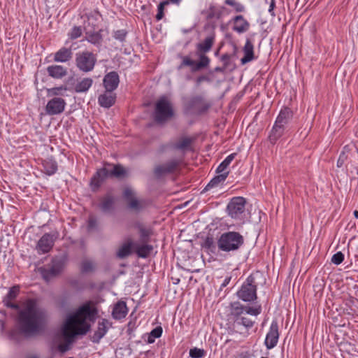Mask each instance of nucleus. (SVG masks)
Segmentation results:
<instances>
[{
    "label": "nucleus",
    "mask_w": 358,
    "mask_h": 358,
    "mask_svg": "<svg viewBox=\"0 0 358 358\" xmlns=\"http://www.w3.org/2000/svg\"><path fill=\"white\" fill-rule=\"evenodd\" d=\"M19 293L20 286H13L2 302L6 307L18 310L16 324L20 334L26 337L38 335L45 329L47 313L44 308L38 306L34 299H27L20 309L19 305L13 302Z\"/></svg>",
    "instance_id": "obj_1"
},
{
    "label": "nucleus",
    "mask_w": 358,
    "mask_h": 358,
    "mask_svg": "<svg viewBox=\"0 0 358 358\" xmlns=\"http://www.w3.org/2000/svg\"><path fill=\"white\" fill-rule=\"evenodd\" d=\"M96 314L97 310L92 306V302H86L66 318L62 327L63 336L71 341L76 336L86 334L90 328L86 319L94 318Z\"/></svg>",
    "instance_id": "obj_2"
},
{
    "label": "nucleus",
    "mask_w": 358,
    "mask_h": 358,
    "mask_svg": "<svg viewBox=\"0 0 358 358\" xmlns=\"http://www.w3.org/2000/svg\"><path fill=\"white\" fill-rule=\"evenodd\" d=\"M127 175L126 169L121 164H104L103 168L96 171L90 180V187L95 192L108 178H123Z\"/></svg>",
    "instance_id": "obj_3"
},
{
    "label": "nucleus",
    "mask_w": 358,
    "mask_h": 358,
    "mask_svg": "<svg viewBox=\"0 0 358 358\" xmlns=\"http://www.w3.org/2000/svg\"><path fill=\"white\" fill-rule=\"evenodd\" d=\"M245 238L239 232L227 231L217 236L218 252L231 255L238 252L244 245Z\"/></svg>",
    "instance_id": "obj_4"
},
{
    "label": "nucleus",
    "mask_w": 358,
    "mask_h": 358,
    "mask_svg": "<svg viewBox=\"0 0 358 358\" xmlns=\"http://www.w3.org/2000/svg\"><path fill=\"white\" fill-rule=\"evenodd\" d=\"M174 115L172 105L166 96L160 97L155 103L154 120L157 123L162 124L171 119Z\"/></svg>",
    "instance_id": "obj_5"
},
{
    "label": "nucleus",
    "mask_w": 358,
    "mask_h": 358,
    "mask_svg": "<svg viewBox=\"0 0 358 358\" xmlns=\"http://www.w3.org/2000/svg\"><path fill=\"white\" fill-rule=\"evenodd\" d=\"M96 63V56L92 52L85 50L76 54L75 64L81 72L88 73L93 71Z\"/></svg>",
    "instance_id": "obj_6"
},
{
    "label": "nucleus",
    "mask_w": 358,
    "mask_h": 358,
    "mask_svg": "<svg viewBox=\"0 0 358 358\" xmlns=\"http://www.w3.org/2000/svg\"><path fill=\"white\" fill-rule=\"evenodd\" d=\"M255 279L250 275L236 292L238 299L245 302H253L257 299Z\"/></svg>",
    "instance_id": "obj_7"
},
{
    "label": "nucleus",
    "mask_w": 358,
    "mask_h": 358,
    "mask_svg": "<svg viewBox=\"0 0 358 358\" xmlns=\"http://www.w3.org/2000/svg\"><path fill=\"white\" fill-rule=\"evenodd\" d=\"M210 107V104L201 95L194 96L184 103V110L187 114L201 115L206 113Z\"/></svg>",
    "instance_id": "obj_8"
},
{
    "label": "nucleus",
    "mask_w": 358,
    "mask_h": 358,
    "mask_svg": "<svg viewBox=\"0 0 358 358\" xmlns=\"http://www.w3.org/2000/svg\"><path fill=\"white\" fill-rule=\"evenodd\" d=\"M59 237V232L57 231L50 233H45L38 241L36 245V250L38 255H44L49 252L53 248L55 242Z\"/></svg>",
    "instance_id": "obj_9"
},
{
    "label": "nucleus",
    "mask_w": 358,
    "mask_h": 358,
    "mask_svg": "<svg viewBox=\"0 0 358 358\" xmlns=\"http://www.w3.org/2000/svg\"><path fill=\"white\" fill-rule=\"evenodd\" d=\"M246 200L242 196L232 198L227 206L228 215L233 219H240L245 210Z\"/></svg>",
    "instance_id": "obj_10"
},
{
    "label": "nucleus",
    "mask_w": 358,
    "mask_h": 358,
    "mask_svg": "<svg viewBox=\"0 0 358 358\" xmlns=\"http://www.w3.org/2000/svg\"><path fill=\"white\" fill-rule=\"evenodd\" d=\"M66 103L62 97H53L50 99L45 106V111L49 115H55L64 111Z\"/></svg>",
    "instance_id": "obj_11"
},
{
    "label": "nucleus",
    "mask_w": 358,
    "mask_h": 358,
    "mask_svg": "<svg viewBox=\"0 0 358 358\" xmlns=\"http://www.w3.org/2000/svg\"><path fill=\"white\" fill-rule=\"evenodd\" d=\"M123 196L128 203V207L136 212H139L145 206V201L143 200H138L134 196V191L129 187L124 189L123 192Z\"/></svg>",
    "instance_id": "obj_12"
},
{
    "label": "nucleus",
    "mask_w": 358,
    "mask_h": 358,
    "mask_svg": "<svg viewBox=\"0 0 358 358\" xmlns=\"http://www.w3.org/2000/svg\"><path fill=\"white\" fill-rule=\"evenodd\" d=\"M279 335L278 324L277 320H274L271 324L264 341L267 349L271 350L276 346L278 342Z\"/></svg>",
    "instance_id": "obj_13"
},
{
    "label": "nucleus",
    "mask_w": 358,
    "mask_h": 358,
    "mask_svg": "<svg viewBox=\"0 0 358 358\" xmlns=\"http://www.w3.org/2000/svg\"><path fill=\"white\" fill-rule=\"evenodd\" d=\"M179 165V160L172 159L164 164L156 166L154 169V173L156 177L161 178L164 175L173 173Z\"/></svg>",
    "instance_id": "obj_14"
},
{
    "label": "nucleus",
    "mask_w": 358,
    "mask_h": 358,
    "mask_svg": "<svg viewBox=\"0 0 358 358\" xmlns=\"http://www.w3.org/2000/svg\"><path fill=\"white\" fill-rule=\"evenodd\" d=\"M225 10L226 8L223 6H216L211 3L208 8L201 11V15H203L207 20L212 19L220 20L223 17Z\"/></svg>",
    "instance_id": "obj_15"
},
{
    "label": "nucleus",
    "mask_w": 358,
    "mask_h": 358,
    "mask_svg": "<svg viewBox=\"0 0 358 358\" xmlns=\"http://www.w3.org/2000/svg\"><path fill=\"white\" fill-rule=\"evenodd\" d=\"M232 29L238 34L247 32L250 27V22L242 15H238L231 18Z\"/></svg>",
    "instance_id": "obj_16"
},
{
    "label": "nucleus",
    "mask_w": 358,
    "mask_h": 358,
    "mask_svg": "<svg viewBox=\"0 0 358 358\" xmlns=\"http://www.w3.org/2000/svg\"><path fill=\"white\" fill-rule=\"evenodd\" d=\"M111 327V322L107 319H101L99 321L97 329L91 337V341L94 343H99L101 339L106 334L108 329Z\"/></svg>",
    "instance_id": "obj_17"
},
{
    "label": "nucleus",
    "mask_w": 358,
    "mask_h": 358,
    "mask_svg": "<svg viewBox=\"0 0 358 358\" xmlns=\"http://www.w3.org/2000/svg\"><path fill=\"white\" fill-rule=\"evenodd\" d=\"M119 76L115 71H110L107 73L103 80V86L107 91H114L119 85Z\"/></svg>",
    "instance_id": "obj_18"
},
{
    "label": "nucleus",
    "mask_w": 358,
    "mask_h": 358,
    "mask_svg": "<svg viewBox=\"0 0 358 358\" xmlns=\"http://www.w3.org/2000/svg\"><path fill=\"white\" fill-rule=\"evenodd\" d=\"M115 199L111 194H106L99 199V207L102 212L109 213L115 208Z\"/></svg>",
    "instance_id": "obj_19"
},
{
    "label": "nucleus",
    "mask_w": 358,
    "mask_h": 358,
    "mask_svg": "<svg viewBox=\"0 0 358 358\" xmlns=\"http://www.w3.org/2000/svg\"><path fill=\"white\" fill-rule=\"evenodd\" d=\"M287 127L275 120L268 136L269 141L272 144L275 143V142L287 131Z\"/></svg>",
    "instance_id": "obj_20"
},
{
    "label": "nucleus",
    "mask_w": 358,
    "mask_h": 358,
    "mask_svg": "<svg viewBox=\"0 0 358 358\" xmlns=\"http://www.w3.org/2000/svg\"><path fill=\"white\" fill-rule=\"evenodd\" d=\"M72 57L71 48L62 47L54 54L53 60L55 62L66 63L69 62Z\"/></svg>",
    "instance_id": "obj_21"
},
{
    "label": "nucleus",
    "mask_w": 358,
    "mask_h": 358,
    "mask_svg": "<svg viewBox=\"0 0 358 358\" xmlns=\"http://www.w3.org/2000/svg\"><path fill=\"white\" fill-rule=\"evenodd\" d=\"M46 71L48 76L55 79H62L68 73L66 67L57 64L48 66Z\"/></svg>",
    "instance_id": "obj_22"
},
{
    "label": "nucleus",
    "mask_w": 358,
    "mask_h": 358,
    "mask_svg": "<svg viewBox=\"0 0 358 358\" xmlns=\"http://www.w3.org/2000/svg\"><path fill=\"white\" fill-rule=\"evenodd\" d=\"M128 313V308L126 302L118 301L113 306L112 317L116 320L124 318Z\"/></svg>",
    "instance_id": "obj_23"
},
{
    "label": "nucleus",
    "mask_w": 358,
    "mask_h": 358,
    "mask_svg": "<svg viewBox=\"0 0 358 358\" xmlns=\"http://www.w3.org/2000/svg\"><path fill=\"white\" fill-rule=\"evenodd\" d=\"M293 111L288 107L281 108L275 120L288 128L289 124L293 119Z\"/></svg>",
    "instance_id": "obj_24"
},
{
    "label": "nucleus",
    "mask_w": 358,
    "mask_h": 358,
    "mask_svg": "<svg viewBox=\"0 0 358 358\" xmlns=\"http://www.w3.org/2000/svg\"><path fill=\"white\" fill-rule=\"evenodd\" d=\"M215 39V34L214 32L206 36L204 40L196 45V49L198 53H206L208 52L214 43Z\"/></svg>",
    "instance_id": "obj_25"
},
{
    "label": "nucleus",
    "mask_w": 358,
    "mask_h": 358,
    "mask_svg": "<svg viewBox=\"0 0 358 358\" xmlns=\"http://www.w3.org/2000/svg\"><path fill=\"white\" fill-rule=\"evenodd\" d=\"M116 96L113 91H107L101 94L98 98V101L100 106L104 108L111 107L115 102Z\"/></svg>",
    "instance_id": "obj_26"
},
{
    "label": "nucleus",
    "mask_w": 358,
    "mask_h": 358,
    "mask_svg": "<svg viewBox=\"0 0 358 358\" xmlns=\"http://www.w3.org/2000/svg\"><path fill=\"white\" fill-rule=\"evenodd\" d=\"M134 249L135 253L137 255L138 257L147 258L148 257H149V255L153 250V246L152 245L148 244V243H141V244L134 243Z\"/></svg>",
    "instance_id": "obj_27"
},
{
    "label": "nucleus",
    "mask_w": 358,
    "mask_h": 358,
    "mask_svg": "<svg viewBox=\"0 0 358 358\" xmlns=\"http://www.w3.org/2000/svg\"><path fill=\"white\" fill-rule=\"evenodd\" d=\"M244 56L241 58V62L242 64H245L253 59L254 55V45L250 39H247L243 47Z\"/></svg>",
    "instance_id": "obj_28"
},
{
    "label": "nucleus",
    "mask_w": 358,
    "mask_h": 358,
    "mask_svg": "<svg viewBox=\"0 0 358 358\" xmlns=\"http://www.w3.org/2000/svg\"><path fill=\"white\" fill-rule=\"evenodd\" d=\"M134 243L131 239H128L124 242L118 249L117 252V257L120 259H124L129 256L132 252Z\"/></svg>",
    "instance_id": "obj_29"
},
{
    "label": "nucleus",
    "mask_w": 358,
    "mask_h": 358,
    "mask_svg": "<svg viewBox=\"0 0 358 358\" xmlns=\"http://www.w3.org/2000/svg\"><path fill=\"white\" fill-rule=\"evenodd\" d=\"M182 0H163L157 6V13L155 16L157 21L161 20L164 17V8L170 4L180 6Z\"/></svg>",
    "instance_id": "obj_30"
},
{
    "label": "nucleus",
    "mask_w": 358,
    "mask_h": 358,
    "mask_svg": "<svg viewBox=\"0 0 358 358\" xmlns=\"http://www.w3.org/2000/svg\"><path fill=\"white\" fill-rule=\"evenodd\" d=\"M136 227L139 232L140 241L141 243H149L150 237L153 235V229L151 227H145L141 224H138Z\"/></svg>",
    "instance_id": "obj_31"
},
{
    "label": "nucleus",
    "mask_w": 358,
    "mask_h": 358,
    "mask_svg": "<svg viewBox=\"0 0 358 358\" xmlns=\"http://www.w3.org/2000/svg\"><path fill=\"white\" fill-rule=\"evenodd\" d=\"M245 313V306L241 304L239 301H235L230 303V315L233 317L234 322Z\"/></svg>",
    "instance_id": "obj_32"
},
{
    "label": "nucleus",
    "mask_w": 358,
    "mask_h": 358,
    "mask_svg": "<svg viewBox=\"0 0 358 358\" xmlns=\"http://www.w3.org/2000/svg\"><path fill=\"white\" fill-rule=\"evenodd\" d=\"M93 82L91 78H84L77 82L74 90L77 93L86 92L92 87Z\"/></svg>",
    "instance_id": "obj_33"
},
{
    "label": "nucleus",
    "mask_w": 358,
    "mask_h": 358,
    "mask_svg": "<svg viewBox=\"0 0 358 358\" xmlns=\"http://www.w3.org/2000/svg\"><path fill=\"white\" fill-rule=\"evenodd\" d=\"M219 175L215 176L205 187L203 192H207L210 189L218 186L219 184L224 182L229 175V172L218 173Z\"/></svg>",
    "instance_id": "obj_34"
},
{
    "label": "nucleus",
    "mask_w": 358,
    "mask_h": 358,
    "mask_svg": "<svg viewBox=\"0 0 358 358\" xmlns=\"http://www.w3.org/2000/svg\"><path fill=\"white\" fill-rule=\"evenodd\" d=\"M44 172L48 175L52 176L57 171V164L55 160L52 158H48L42 162Z\"/></svg>",
    "instance_id": "obj_35"
},
{
    "label": "nucleus",
    "mask_w": 358,
    "mask_h": 358,
    "mask_svg": "<svg viewBox=\"0 0 358 358\" xmlns=\"http://www.w3.org/2000/svg\"><path fill=\"white\" fill-rule=\"evenodd\" d=\"M41 270L43 278L46 280H49L50 278L57 275L60 272L59 266L55 265L47 268H42Z\"/></svg>",
    "instance_id": "obj_36"
},
{
    "label": "nucleus",
    "mask_w": 358,
    "mask_h": 358,
    "mask_svg": "<svg viewBox=\"0 0 358 358\" xmlns=\"http://www.w3.org/2000/svg\"><path fill=\"white\" fill-rule=\"evenodd\" d=\"M202 248L208 252L215 253L216 250H218L217 239L215 241L213 236H208L202 244Z\"/></svg>",
    "instance_id": "obj_37"
},
{
    "label": "nucleus",
    "mask_w": 358,
    "mask_h": 358,
    "mask_svg": "<svg viewBox=\"0 0 358 358\" xmlns=\"http://www.w3.org/2000/svg\"><path fill=\"white\" fill-rule=\"evenodd\" d=\"M85 40L94 45L99 46L101 45L103 38L100 31L87 32Z\"/></svg>",
    "instance_id": "obj_38"
},
{
    "label": "nucleus",
    "mask_w": 358,
    "mask_h": 358,
    "mask_svg": "<svg viewBox=\"0 0 358 358\" xmlns=\"http://www.w3.org/2000/svg\"><path fill=\"white\" fill-rule=\"evenodd\" d=\"M67 91L66 85L52 87L47 90V96L48 97H61L64 95V92Z\"/></svg>",
    "instance_id": "obj_39"
},
{
    "label": "nucleus",
    "mask_w": 358,
    "mask_h": 358,
    "mask_svg": "<svg viewBox=\"0 0 358 358\" xmlns=\"http://www.w3.org/2000/svg\"><path fill=\"white\" fill-rule=\"evenodd\" d=\"M199 61L196 62L195 66L192 68L193 71H197L201 69L206 68L210 63V59L205 55V53H199Z\"/></svg>",
    "instance_id": "obj_40"
},
{
    "label": "nucleus",
    "mask_w": 358,
    "mask_h": 358,
    "mask_svg": "<svg viewBox=\"0 0 358 358\" xmlns=\"http://www.w3.org/2000/svg\"><path fill=\"white\" fill-rule=\"evenodd\" d=\"M236 155V153H232L227 156L225 159L218 166L217 168L216 172L217 173H223V172H228L227 170V167L230 164V163L233 161V159L235 158Z\"/></svg>",
    "instance_id": "obj_41"
},
{
    "label": "nucleus",
    "mask_w": 358,
    "mask_h": 358,
    "mask_svg": "<svg viewBox=\"0 0 358 358\" xmlns=\"http://www.w3.org/2000/svg\"><path fill=\"white\" fill-rule=\"evenodd\" d=\"M192 142L190 138H182L178 143L173 145V148L179 150H184L189 148Z\"/></svg>",
    "instance_id": "obj_42"
},
{
    "label": "nucleus",
    "mask_w": 358,
    "mask_h": 358,
    "mask_svg": "<svg viewBox=\"0 0 358 358\" xmlns=\"http://www.w3.org/2000/svg\"><path fill=\"white\" fill-rule=\"evenodd\" d=\"M224 3L231 6L236 13H243L245 11V6L236 0H225Z\"/></svg>",
    "instance_id": "obj_43"
},
{
    "label": "nucleus",
    "mask_w": 358,
    "mask_h": 358,
    "mask_svg": "<svg viewBox=\"0 0 358 358\" xmlns=\"http://www.w3.org/2000/svg\"><path fill=\"white\" fill-rule=\"evenodd\" d=\"M162 331L163 330L161 326H158L153 329L149 334L148 343H153L155 342V338H158L162 336Z\"/></svg>",
    "instance_id": "obj_44"
},
{
    "label": "nucleus",
    "mask_w": 358,
    "mask_h": 358,
    "mask_svg": "<svg viewBox=\"0 0 358 358\" xmlns=\"http://www.w3.org/2000/svg\"><path fill=\"white\" fill-rule=\"evenodd\" d=\"M95 265L92 261L85 259L81 263V272L83 273H87L92 272L94 270Z\"/></svg>",
    "instance_id": "obj_45"
},
{
    "label": "nucleus",
    "mask_w": 358,
    "mask_h": 358,
    "mask_svg": "<svg viewBox=\"0 0 358 358\" xmlns=\"http://www.w3.org/2000/svg\"><path fill=\"white\" fill-rule=\"evenodd\" d=\"M234 322L239 325H243L247 329L252 327L255 324L254 321L244 316H241V317L238 318V320H236Z\"/></svg>",
    "instance_id": "obj_46"
},
{
    "label": "nucleus",
    "mask_w": 358,
    "mask_h": 358,
    "mask_svg": "<svg viewBox=\"0 0 358 358\" xmlns=\"http://www.w3.org/2000/svg\"><path fill=\"white\" fill-rule=\"evenodd\" d=\"M82 33L83 29L80 26H74L69 33L68 36L69 38L74 40L81 36Z\"/></svg>",
    "instance_id": "obj_47"
},
{
    "label": "nucleus",
    "mask_w": 358,
    "mask_h": 358,
    "mask_svg": "<svg viewBox=\"0 0 358 358\" xmlns=\"http://www.w3.org/2000/svg\"><path fill=\"white\" fill-rule=\"evenodd\" d=\"M262 312V306L261 305H257L255 306H245V313L257 316Z\"/></svg>",
    "instance_id": "obj_48"
},
{
    "label": "nucleus",
    "mask_w": 358,
    "mask_h": 358,
    "mask_svg": "<svg viewBox=\"0 0 358 358\" xmlns=\"http://www.w3.org/2000/svg\"><path fill=\"white\" fill-rule=\"evenodd\" d=\"M127 35V31L125 29H120L113 32V37L120 42L125 41Z\"/></svg>",
    "instance_id": "obj_49"
},
{
    "label": "nucleus",
    "mask_w": 358,
    "mask_h": 358,
    "mask_svg": "<svg viewBox=\"0 0 358 358\" xmlns=\"http://www.w3.org/2000/svg\"><path fill=\"white\" fill-rule=\"evenodd\" d=\"M205 355V351L203 349L194 348L189 350V356L192 358H201Z\"/></svg>",
    "instance_id": "obj_50"
},
{
    "label": "nucleus",
    "mask_w": 358,
    "mask_h": 358,
    "mask_svg": "<svg viewBox=\"0 0 358 358\" xmlns=\"http://www.w3.org/2000/svg\"><path fill=\"white\" fill-rule=\"evenodd\" d=\"M182 59V61L178 67L179 69H182L183 66H192L193 68L195 66L196 62L191 59L189 57L184 56Z\"/></svg>",
    "instance_id": "obj_51"
},
{
    "label": "nucleus",
    "mask_w": 358,
    "mask_h": 358,
    "mask_svg": "<svg viewBox=\"0 0 358 358\" xmlns=\"http://www.w3.org/2000/svg\"><path fill=\"white\" fill-rule=\"evenodd\" d=\"M344 260V255L341 252H338L331 257V262L336 265L341 264Z\"/></svg>",
    "instance_id": "obj_52"
},
{
    "label": "nucleus",
    "mask_w": 358,
    "mask_h": 358,
    "mask_svg": "<svg viewBox=\"0 0 358 358\" xmlns=\"http://www.w3.org/2000/svg\"><path fill=\"white\" fill-rule=\"evenodd\" d=\"M66 343H62V344H59V346H58V350H59V352L64 353L66 351H68L69 349H70V344L73 341V338H72V340H71V341H69V339H67L64 336Z\"/></svg>",
    "instance_id": "obj_53"
},
{
    "label": "nucleus",
    "mask_w": 358,
    "mask_h": 358,
    "mask_svg": "<svg viewBox=\"0 0 358 358\" xmlns=\"http://www.w3.org/2000/svg\"><path fill=\"white\" fill-rule=\"evenodd\" d=\"M221 61L223 63V66L227 69L231 66V55L229 54H224L221 57Z\"/></svg>",
    "instance_id": "obj_54"
},
{
    "label": "nucleus",
    "mask_w": 358,
    "mask_h": 358,
    "mask_svg": "<svg viewBox=\"0 0 358 358\" xmlns=\"http://www.w3.org/2000/svg\"><path fill=\"white\" fill-rule=\"evenodd\" d=\"M347 159H348V155L344 152H342L340 154L339 157L338 159L337 166L342 167L344 165V164L345 163V162L347 161Z\"/></svg>",
    "instance_id": "obj_55"
},
{
    "label": "nucleus",
    "mask_w": 358,
    "mask_h": 358,
    "mask_svg": "<svg viewBox=\"0 0 358 358\" xmlns=\"http://www.w3.org/2000/svg\"><path fill=\"white\" fill-rule=\"evenodd\" d=\"M173 143L162 144L158 148L157 152L159 154L166 152L169 149L173 148Z\"/></svg>",
    "instance_id": "obj_56"
},
{
    "label": "nucleus",
    "mask_w": 358,
    "mask_h": 358,
    "mask_svg": "<svg viewBox=\"0 0 358 358\" xmlns=\"http://www.w3.org/2000/svg\"><path fill=\"white\" fill-rule=\"evenodd\" d=\"M96 220L93 217H90L88 221V228L90 229H92L96 227Z\"/></svg>",
    "instance_id": "obj_57"
},
{
    "label": "nucleus",
    "mask_w": 358,
    "mask_h": 358,
    "mask_svg": "<svg viewBox=\"0 0 358 358\" xmlns=\"http://www.w3.org/2000/svg\"><path fill=\"white\" fill-rule=\"evenodd\" d=\"M275 6V0H271L270 6H269L268 12L271 13V15L272 16H275V13L273 12Z\"/></svg>",
    "instance_id": "obj_58"
},
{
    "label": "nucleus",
    "mask_w": 358,
    "mask_h": 358,
    "mask_svg": "<svg viewBox=\"0 0 358 358\" xmlns=\"http://www.w3.org/2000/svg\"><path fill=\"white\" fill-rule=\"evenodd\" d=\"M203 81H209V78L206 76H201L196 78L197 85H199Z\"/></svg>",
    "instance_id": "obj_59"
},
{
    "label": "nucleus",
    "mask_w": 358,
    "mask_h": 358,
    "mask_svg": "<svg viewBox=\"0 0 358 358\" xmlns=\"http://www.w3.org/2000/svg\"><path fill=\"white\" fill-rule=\"evenodd\" d=\"M230 280H231V277H227V278H226L224 279V280L223 283L222 284V287H225V286H227V285L229 283Z\"/></svg>",
    "instance_id": "obj_60"
},
{
    "label": "nucleus",
    "mask_w": 358,
    "mask_h": 358,
    "mask_svg": "<svg viewBox=\"0 0 358 358\" xmlns=\"http://www.w3.org/2000/svg\"><path fill=\"white\" fill-rule=\"evenodd\" d=\"M225 70H226V69L224 66H222V67H216L215 69V71L216 72H224Z\"/></svg>",
    "instance_id": "obj_61"
},
{
    "label": "nucleus",
    "mask_w": 358,
    "mask_h": 358,
    "mask_svg": "<svg viewBox=\"0 0 358 358\" xmlns=\"http://www.w3.org/2000/svg\"><path fill=\"white\" fill-rule=\"evenodd\" d=\"M355 217L358 219V210H355L354 213H353Z\"/></svg>",
    "instance_id": "obj_62"
},
{
    "label": "nucleus",
    "mask_w": 358,
    "mask_h": 358,
    "mask_svg": "<svg viewBox=\"0 0 358 358\" xmlns=\"http://www.w3.org/2000/svg\"><path fill=\"white\" fill-rule=\"evenodd\" d=\"M357 249H358V247H357Z\"/></svg>",
    "instance_id": "obj_63"
}]
</instances>
